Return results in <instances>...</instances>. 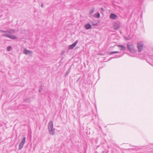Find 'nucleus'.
Masks as SVG:
<instances>
[{"label": "nucleus", "mask_w": 153, "mask_h": 153, "mask_svg": "<svg viewBox=\"0 0 153 153\" xmlns=\"http://www.w3.org/2000/svg\"><path fill=\"white\" fill-rule=\"evenodd\" d=\"M48 128L50 134L53 135L55 133V129L53 128V123L52 121H50L48 123Z\"/></svg>", "instance_id": "nucleus-1"}, {"label": "nucleus", "mask_w": 153, "mask_h": 153, "mask_svg": "<svg viewBox=\"0 0 153 153\" xmlns=\"http://www.w3.org/2000/svg\"><path fill=\"white\" fill-rule=\"evenodd\" d=\"M127 48L129 51L131 53H134L135 52L134 46L133 45H130L128 44H127Z\"/></svg>", "instance_id": "nucleus-2"}, {"label": "nucleus", "mask_w": 153, "mask_h": 153, "mask_svg": "<svg viewBox=\"0 0 153 153\" xmlns=\"http://www.w3.org/2000/svg\"><path fill=\"white\" fill-rule=\"evenodd\" d=\"M143 45L144 44L142 42H140L137 43V47L139 52H141L143 50Z\"/></svg>", "instance_id": "nucleus-3"}, {"label": "nucleus", "mask_w": 153, "mask_h": 153, "mask_svg": "<svg viewBox=\"0 0 153 153\" xmlns=\"http://www.w3.org/2000/svg\"><path fill=\"white\" fill-rule=\"evenodd\" d=\"M2 36H3L7 37L13 39H17V37L16 36L13 35L8 34H3L2 35Z\"/></svg>", "instance_id": "nucleus-4"}, {"label": "nucleus", "mask_w": 153, "mask_h": 153, "mask_svg": "<svg viewBox=\"0 0 153 153\" xmlns=\"http://www.w3.org/2000/svg\"><path fill=\"white\" fill-rule=\"evenodd\" d=\"M26 140V137H23L21 142L20 143L19 146V149L21 150L23 147L24 144H25Z\"/></svg>", "instance_id": "nucleus-5"}, {"label": "nucleus", "mask_w": 153, "mask_h": 153, "mask_svg": "<svg viewBox=\"0 0 153 153\" xmlns=\"http://www.w3.org/2000/svg\"><path fill=\"white\" fill-rule=\"evenodd\" d=\"M78 42V41L77 40H76L73 44L69 46L68 49H73L74 48V47L76 45Z\"/></svg>", "instance_id": "nucleus-6"}, {"label": "nucleus", "mask_w": 153, "mask_h": 153, "mask_svg": "<svg viewBox=\"0 0 153 153\" xmlns=\"http://www.w3.org/2000/svg\"><path fill=\"white\" fill-rule=\"evenodd\" d=\"M113 27L114 30H117L120 28V24L117 22H114Z\"/></svg>", "instance_id": "nucleus-7"}, {"label": "nucleus", "mask_w": 153, "mask_h": 153, "mask_svg": "<svg viewBox=\"0 0 153 153\" xmlns=\"http://www.w3.org/2000/svg\"><path fill=\"white\" fill-rule=\"evenodd\" d=\"M24 53L26 55L31 54H32V52L27 49H25Z\"/></svg>", "instance_id": "nucleus-8"}, {"label": "nucleus", "mask_w": 153, "mask_h": 153, "mask_svg": "<svg viewBox=\"0 0 153 153\" xmlns=\"http://www.w3.org/2000/svg\"><path fill=\"white\" fill-rule=\"evenodd\" d=\"M110 17L111 19H115L117 18V16L115 14L111 13L110 14Z\"/></svg>", "instance_id": "nucleus-9"}, {"label": "nucleus", "mask_w": 153, "mask_h": 153, "mask_svg": "<svg viewBox=\"0 0 153 153\" xmlns=\"http://www.w3.org/2000/svg\"><path fill=\"white\" fill-rule=\"evenodd\" d=\"M85 27V29L87 30L90 29L91 27V25L89 23L86 24Z\"/></svg>", "instance_id": "nucleus-10"}, {"label": "nucleus", "mask_w": 153, "mask_h": 153, "mask_svg": "<svg viewBox=\"0 0 153 153\" xmlns=\"http://www.w3.org/2000/svg\"><path fill=\"white\" fill-rule=\"evenodd\" d=\"M15 30L12 29H10L8 30V33L10 34H13L15 33Z\"/></svg>", "instance_id": "nucleus-11"}, {"label": "nucleus", "mask_w": 153, "mask_h": 153, "mask_svg": "<svg viewBox=\"0 0 153 153\" xmlns=\"http://www.w3.org/2000/svg\"><path fill=\"white\" fill-rule=\"evenodd\" d=\"M118 47H121L122 48L120 49L121 50H125L126 48L125 46L122 45H119Z\"/></svg>", "instance_id": "nucleus-12"}, {"label": "nucleus", "mask_w": 153, "mask_h": 153, "mask_svg": "<svg viewBox=\"0 0 153 153\" xmlns=\"http://www.w3.org/2000/svg\"><path fill=\"white\" fill-rule=\"evenodd\" d=\"M119 53V52L118 51H112V52H109L108 53V54H114L116 53Z\"/></svg>", "instance_id": "nucleus-13"}, {"label": "nucleus", "mask_w": 153, "mask_h": 153, "mask_svg": "<svg viewBox=\"0 0 153 153\" xmlns=\"http://www.w3.org/2000/svg\"><path fill=\"white\" fill-rule=\"evenodd\" d=\"M12 48L11 46H9L7 47V51H10Z\"/></svg>", "instance_id": "nucleus-14"}, {"label": "nucleus", "mask_w": 153, "mask_h": 153, "mask_svg": "<svg viewBox=\"0 0 153 153\" xmlns=\"http://www.w3.org/2000/svg\"><path fill=\"white\" fill-rule=\"evenodd\" d=\"M94 8L91 9L90 10V14L94 12Z\"/></svg>", "instance_id": "nucleus-15"}, {"label": "nucleus", "mask_w": 153, "mask_h": 153, "mask_svg": "<svg viewBox=\"0 0 153 153\" xmlns=\"http://www.w3.org/2000/svg\"><path fill=\"white\" fill-rule=\"evenodd\" d=\"M0 31L1 32H4V33H8V30L6 31H4L3 30H0Z\"/></svg>", "instance_id": "nucleus-16"}, {"label": "nucleus", "mask_w": 153, "mask_h": 153, "mask_svg": "<svg viewBox=\"0 0 153 153\" xmlns=\"http://www.w3.org/2000/svg\"><path fill=\"white\" fill-rule=\"evenodd\" d=\"M97 15V18H99L100 17V14L99 13H98V14H96Z\"/></svg>", "instance_id": "nucleus-17"}, {"label": "nucleus", "mask_w": 153, "mask_h": 153, "mask_svg": "<svg viewBox=\"0 0 153 153\" xmlns=\"http://www.w3.org/2000/svg\"><path fill=\"white\" fill-rule=\"evenodd\" d=\"M42 88H41L39 90V92H41L42 91Z\"/></svg>", "instance_id": "nucleus-18"}, {"label": "nucleus", "mask_w": 153, "mask_h": 153, "mask_svg": "<svg viewBox=\"0 0 153 153\" xmlns=\"http://www.w3.org/2000/svg\"><path fill=\"white\" fill-rule=\"evenodd\" d=\"M43 3H42V4H41V6L42 7H43Z\"/></svg>", "instance_id": "nucleus-19"}, {"label": "nucleus", "mask_w": 153, "mask_h": 153, "mask_svg": "<svg viewBox=\"0 0 153 153\" xmlns=\"http://www.w3.org/2000/svg\"><path fill=\"white\" fill-rule=\"evenodd\" d=\"M100 11H104L103 9L102 8H100Z\"/></svg>", "instance_id": "nucleus-20"}, {"label": "nucleus", "mask_w": 153, "mask_h": 153, "mask_svg": "<svg viewBox=\"0 0 153 153\" xmlns=\"http://www.w3.org/2000/svg\"><path fill=\"white\" fill-rule=\"evenodd\" d=\"M99 55H103V54L100 53H99Z\"/></svg>", "instance_id": "nucleus-21"}, {"label": "nucleus", "mask_w": 153, "mask_h": 153, "mask_svg": "<svg viewBox=\"0 0 153 153\" xmlns=\"http://www.w3.org/2000/svg\"><path fill=\"white\" fill-rule=\"evenodd\" d=\"M69 73V72L68 71H67V73H66V74H68Z\"/></svg>", "instance_id": "nucleus-22"}, {"label": "nucleus", "mask_w": 153, "mask_h": 153, "mask_svg": "<svg viewBox=\"0 0 153 153\" xmlns=\"http://www.w3.org/2000/svg\"><path fill=\"white\" fill-rule=\"evenodd\" d=\"M64 52H65V51H64V52H63L62 53V54H64Z\"/></svg>", "instance_id": "nucleus-23"}, {"label": "nucleus", "mask_w": 153, "mask_h": 153, "mask_svg": "<svg viewBox=\"0 0 153 153\" xmlns=\"http://www.w3.org/2000/svg\"><path fill=\"white\" fill-rule=\"evenodd\" d=\"M102 153H103V152H102Z\"/></svg>", "instance_id": "nucleus-24"}]
</instances>
